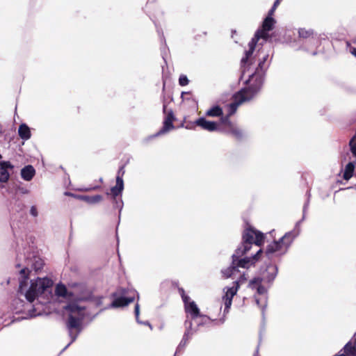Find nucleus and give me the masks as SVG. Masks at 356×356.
Listing matches in <instances>:
<instances>
[{
  "label": "nucleus",
  "instance_id": "nucleus-23",
  "mask_svg": "<svg viewBox=\"0 0 356 356\" xmlns=\"http://www.w3.org/2000/svg\"><path fill=\"white\" fill-rule=\"evenodd\" d=\"M66 309L70 312V314H73L76 316L84 315L83 310L84 308L79 307L76 304L72 303L70 304L66 307Z\"/></svg>",
  "mask_w": 356,
  "mask_h": 356
},
{
  "label": "nucleus",
  "instance_id": "nucleus-19",
  "mask_svg": "<svg viewBox=\"0 0 356 356\" xmlns=\"http://www.w3.org/2000/svg\"><path fill=\"white\" fill-rule=\"evenodd\" d=\"M35 174V170L31 165H28L21 170L22 178L25 181H31Z\"/></svg>",
  "mask_w": 356,
  "mask_h": 356
},
{
  "label": "nucleus",
  "instance_id": "nucleus-4",
  "mask_svg": "<svg viewBox=\"0 0 356 356\" xmlns=\"http://www.w3.org/2000/svg\"><path fill=\"white\" fill-rule=\"evenodd\" d=\"M84 315L76 316L69 314L66 326L69 331V335L72 339V342H74L82 330V321Z\"/></svg>",
  "mask_w": 356,
  "mask_h": 356
},
{
  "label": "nucleus",
  "instance_id": "nucleus-38",
  "mask_svg": "<svg viewBox=\"0 0 356 356\" xmlns=\"http://www.w3.org/2000/svg\"><path fill=\"white\" fill-rule=\"evenodd\" d=\"M246 280H247V278L245 277V275L243 274L241 275L239 280L237 282H239V285H240L241 284L244 283Z\"/></svg>",
  "mask_w": 356,
  "mask_h": 356
},
{
  "label": "nucleus",
  "instance_id": "nucleus-27",
  "mask_svg": "<svg viewBox=\"0 0 356 356\" xmlns=\"http://www.w3.org/2000/svg\"><path fill=\"white\" fill-rule=\"evenodd\" d=\"M235 271H237V269L235 267V266L233 265V262H232L231 266L229 267H228L227 268L223 270L222 271V273L225 278H229L233 275V273Z\"/></svg>",
  "mask_w": 356,
  "mask_h": 356
},
{
  "label": "nucleus",
  "instance_id": "nucleus-8",
  "mask_svg": "<svg viewBox=\"0 0 356 356\" xmlns=\"http://www.w3.org/2000/svg\"><path fill=\"white\" fill-rule=\"evenodd\" d=\"M166 105H163V113H166V115L165 117L164 121H163V127L161 129V130L158 132L157 135L165 134L170 130H172L174 129L173 125V121L175 120V118L173 113V111L172 110L166 111Z\"/></svg>",
  "mask_w": 356,
  "mask_h": 356
},
{
  "label": "nucleus",
  "instance_id": "nucleus-5",
  "mask_svg": "<svg viewBox=\"0 0 356 356\" xmlns=\"http://www.w3.org/2000/svg\"><path fill=\"white\" fill-rule=\"evenodd\" d=\"M230 118L225 115L222 116L220 118V124L223 125L227 133L232 134L237 140H241L243 138L242 131L231 121Z\"/></svg>",
  "mask_w": 356,
  "mask_h": 356
},
{
  "label": "nucleus",
  "instance_id": "nucleus-1",
  "mask_svg": "<svg viewBox=\"0 0 356 356\" xmlns=\"http://www.w3.org/2000/svg\"><path fill=\"white\" fill-rule=\"evenodd\" d=\"M266 236L261 232L257 230L253 227L248 225L242 233L241 244L235 250L232 256L233 265L236 269L238 267L248 268L251 265L259 261L263 253L262 249H259L252 257L239 259L240 257L245 254L251 248L253 244L261 247L265 242Z\"/></svg>",
  "mask_w": 356,
  "mask_h": 356
},
{
  "label": "nucleus",
  "instance_id": "nucleus-9",
  "mask_svg": "<svg viewBox=\"0 0 356 356\" xmlns=\"http://www.w3.org/2000/svg\"><path fill=\"white\" fill-rule=\"evenodd\" d=\"M239 289V282H234L232 287L227 288L223 296L225 312H228L232 304V299Z\"/></svg>",
  "mask_w": 356,
  "mask_h": 356
},
{
  "label": "nucleus",
  "instance_id": "nucleus-44",
  "mask_svg": "<svg viewBox=\"0 0 356 356\" xmlns=\"http://www.w3.org/2000/svg\"><path fill=\"white\" fill-rule=\"evenodd\" d=\"M41 268H42V262L40 264V266H38V267H36V266H35V268L36 270H38V269H40Z\"/></svg>",
  "mask_w": 356,
  "mask_h": 356
},
{
  "label": "nucleus",
  "instance_id": "nucleus-20",
  "mask_svg": "<svg viewBox=\"0 0 356 356\" xmlns=\"http://www.w3.org/2000/svg\"><path fill=\"white\" fill-rule=\"evenodd\" d=\"M355 165L353 162H349L345 167L343 172V179L348 181L353 176L355 172Z\"/></svg>",
  "mask_w": 356,
  "mask_h": 356
},
{
  "label": "nucleus",
  "instance_id": "nucleus-10",
  "mask_svg": "<svg viewBox=\"0 0 356 356\" xmlns=\"http://www.w3.org/2000/svg\"><path fill=\"white\" fill-rule=\"evenodd\" d=\"M14 166L10 161L0 162V181L6 183L10 177V174L8 171V169H13Z\"/></svg>",
  "mask_w": 356,
  "mask_h": 356
},
{
  "label": "nucleus",
  "instance_id": "nucleus-46",
  "mask_svg": "<svg viewBox=\"0 0 356 356\" xmlns=\"http://www.w3.org/2000/svg\"><path fill=\"white\" fill-rule=\"evenodd\" d=\"M2 132V128H1V126L0 125V133Z\"/></svg>",
  "mask_w": 356,
  "mask_h": 356
},
{
  "label": "nucleus",
  "instance_id": "nucleus-42",
  "mask_svg": "<svg viewBox=\"0 0 356 356\" xmlns=\"http://www.w3.org/2000/svg\"><path fill=\"white\" fill-rule=\"evenodd\" d=\"M351 53L356 57V48H353Z\"/></svg>",
  "mask_w": 356,
  "mask_h": 356
},
{
  "label": "nucleus",
  "instance_id": "nucleus-29",
  "mask_svg": "<svg viewBox=\"0 0 356 356\" xmlns=\"http://www.w3.org/2000/svg\"><path fill=\"white\" fill-rule=\"evenodd\" d=\"M28 280H29V277L26 275V276H24V279H22L19 281L18 292L20 293L21 294H22L24 293V291L28 284Z\"/></svg>",
  "mask_w": 356,
  "mask_h": 356
},
{
  "label": "nucleus",
  "instance_id": "nucleus-26",
  "mask_svg": "<svg viewBox=\"0 0 356 356\" xmlns=\"http://www.w3.org/2000/svg\"><path fill=\"white\" fill-rule=\"evenodd\" d=\"M299 37L307 39L313 36L314 32L312 29H299L298 30Z\"/></svg>",
  "mask_w": 356,
  "mask_h": 356
},
{
  "label": "nucleus",
  "instance_id": "nucleus-39",
  "mask_svg": "<svg viewBox=\"0 0 356 356\" xmlns=\"http://www.w3.org/2000/svg\"><path fill=\"white\" fill-rule=\"evenodd\" d=\"M275 10H276V8L273 6L272 8L268 11V16L272 17L275 11Z\"/></svg>",
  "mask_w": 356,
  "mask_h": 356
},
{
  "label": "nucleus",
  "instance_id": "nucleus-31",
  "mask_svg": "<svg viewBox=\"0 0 356 356\" xmlns=\"http://www.w3.org/2000/svg\"><path fill=\"white\" fill-rule=\"evenodd\" d=\"M349 146L353 155L356 157V136L350 139Z\"/></svg>",
  "mask_w": 356,
  "mask_h": 356
},
{
  "label": "nucleus",
  "instance_id": "nucleus-34",
  "mask_svg": "<svg viewBox=\"0 0 356 356\" xmlns=\"http://www.w3.org/2000/svg\"><path fill=\"white\" fill-rule=\"evenodd\" d=\"M255 289H257V293H258L259 294H260V295H262V294L265 293H266V290L265 287H264V286H263L261 284H260L259 285H258V286H257V288H255Z\"/></svg>",
  "mask_w": 356,
  "mask_h": 356
},
{
  "label": "nucleus",
  "instance_id": "nucleus-14",
  "mask_svg": "<svg viewBox=\"0 0 356 356\" xmlns=\"http://www.w3.org/2000/svg\"><path fill=\"white\" fill-rule=\"evenodd\" d=\"M185 310L187 313H189L193 319H195L200 316L207 317L206 316H202L200 312V309L194 301L188 302L185 305Z\"/></svg>",
  "mask_w": 356,
  "mask_h": 356
},
{
  "label": "nucleus",
  "instance_id": "nucleus-37",
  "mask_svg": "<svg viewBox=\"0 0 356 356\" xmlns=\"http://www.w3.org/2000/svg\"><path fill=\"white\" fill-rule=\"evenodd\" d=\"M124 174V166H122L118 170L117 177H121L122 179V177H123Z\"/></svg>",
  "mask_w": 356,
  "mask_h": 356
},
{
  "label": "nucleus",
  "instance_id": "nucleus-6",
  "mask_svg": "<svg viewBox=\"0 0 356 356\" xmlns=\"http://www.w3.org/2000/svg\"><path fill=\"white\" fill-rule=\"evenodd\" d=\"M184 123L186 124V127L187 129H192L193 128L194 125L198 126L202 129L207 130L208 131H215L218 129V124L217 122L209 121L204 118H200L194 122L184 121Z\"/></svg>",
  "mask_w": 356,
  "mask_h": 356
},
{
  "label": "nucleus",
  "instance_id": "nucleus-36",
  "mask_svg": "<svg viewBox=\"0 0 356 356\" xmlns=\"http://www.w3.org/2000/svg\"><path fill=\"white\" fill-rule=\"evenodd\" d=\"M30 213L33 216L36 217L38 216V210L35 206H32L30 209Z\"/></svg>",
  "mask_w": 356,
  "mask_h": 356
},
{
  "label": "nucleus",
  "instance_id": "nucleus-16",
  "mask_svg": "<svg viewBox=\"0 0 356 356\" xmlns=\"http://www.w3.org/2000/svg\"><path fill=\"white\" fill-rule=\"evenodd\" d=\"M343 350L347 356H356V334L344 346Z\"/></svg>",
  "mask_w": 356,
  "mask_h": 356
},
{
  "label": "nucleus",
  "instance_id": "nucleus-47",
  "mask_svg": "<svg viewBox=\"0 0 356 356\" xmlns=\"http://www.w3.org/2000/svg\"><path fill=\"white\" fill-rule=\"evenodd\" d=\"M1 158H2V156H1V154H0V159H1Z\"/></svg>",
  "mask_w": 356,
  "mask_h": 356
},
{
  "label": "nucleus",
  "instance_id": "nucleus-11",
  "mask_svg": "<svg viewBox=\"0 0 356 356\" xmlns=\"http://www.w3.org/2000/svg\"><path fill=\"white\" fill-rule=\"evenodd\" d=\"M259 40V39H255V37H253L251 41L248 43L249 49L245 51V56L243 57L241 59V64L243 65L248 64L250 58L252 57L254 51L257 43L258 42Z\"/></svg>",
  "mask_w": 356,
  "mask_h": 356
},
{
  "label": "nucleus",
  "instance_id": "nucleus-17",
  "mask_svg": "<svg viewBox=\"0 0 356 356\" xmlns=\"http://www.w3.org/2000/svg\"><path fill=\"white\" fill-rule=\"evenodd\" d=\"M124 189L123 179L120 177H116V184L111 188V195L115 199L117 196L121 194Z\"/></svg>",
  "mask_w": 356,
  "mask_h": 356
},
{
  "label": "nucleus",
  "instance_id": "nucleus-40",
  "mask_svg": "<svg viewBox=\"0 0 356 356\" xmlns=\"http://www.w3.org/2000/svg\"><path fill=\"white\" fill-rule=\"evenodd\" d=\"M134 311H135L136 316H138V314H139V306H138V305H136L135 306V309H134Z\"/></svg>",
  "mask_w": 356,
  "mask_h": 356
},
{
  "label": "nucleus",
  "instance_id": "nucleus-21",
  "mask_svg": "<svg viewBox=\"0 0 356 356\" xmlns=\"http://www.w3.org/2000/svg\"><path fill=\"white\" fill-rule=\"evenodd\" d=\"M55 294L58 297L67 298L72 296V293H68L67 287L63 284H58L55 289Z\"/></svg>",
  "mask_w": 356,
  "mask_h": 356
},
{
  "label": "nucleus",
  "instance_id": "nucleus-41",
  "mask_svg": "<svg viewBox=\"0 0 356 356\" xmlns=\"http://www.w3.org/2000/svg\"><path fill=\"white\" fill-rule=\"evenodd\" d=\"M281 1L282 0H275L274 3H273V6L277 8V7L280 5Z\"/></svg>",
  "mask_w": 356,
  "mask_h": 356
},
{
  "label": "nucleus",
  "instance_id": "nucleus-7",
  "mask_svg": "<svg viewBox=\"0 0 356 356\" xmlns=\"http://www.w3.org/2000/svg\"><path fill=\"white\" fill-rule=\"evenodd\" d=\"M275 23V20L273 17L267 16L262 23L261 29L256 31L254 35L255 39H264L265 41L267 40L270 37L268 32L273 29Z\"/></svg>",
  "mask_w": 356,
  "mask_h": 356
},
{
  "label": "nucleus",
  "instance_id": "nucleus-43",
  "mask_svg": "<svg viewBox=\"0 0 356 356\" xmlns=\"http://www.w3.org/2000/svg\"><path fill=\"white\" fill-rule=\"evenodd\" d=\"M99 188H100V186H94V187H92V188H90L89 190H93V191H95V190H97V189H99Z\"/></svg>",
  "mask_w": 356,
  "mask_h": 356
},
{
  "label": "nucleus",
  "instance_id": "nucleus-2",
  "mask_svg": "<svg viewBox=\"0 0 356 356\" xmlns=\"http://www.w3.org/2000/svg\"><path fill=\"white\" fill-rule=\"evenodd\" d=\"M268 55H265L259 61L255 72L250 76L249 86L236 92L232 97V102L227 105L228 113L225 116L232 117L234 115L240 105L252 100L256 94L261 90L264 81L265 72L267 68L266 61Z\"/></svg>",
  "mask_w": 356,
  "mask_h": 356
},
{
  "label": "nucleus",
  "instance_id": "nucleus-13",
  "mask_svg": "<svg viewBox=\"0 0 356 356\" xmlns=\"http://www.w3.org/2000/svg\"><path fill=\"white\" fill-rule=\"evenodd\" d=\"M67 195H71L77 197L79 200H83L89 204H95L101 202L103 197L101 195H95L92 196L89 195H74L71 193H65Z\"/></svg>",
  "mask_w": 356,
  "mask_h": 356
},
{
  "label": "nucleus",
  "instance_id": "nucleus-30",
  "mask_svg": "<svg viewBox=\"0 0 356 356\" xmlns=\"http://www.w3.org/2000/svg\"><path fill=\"white\" fill-rule=\"evenodd\" d=\"M263 279L261 277H254L250 280L249 286L252 289H255L258 285L262 283Z\"/></svg>",
  "mask_w": 356,
  "mask_h": 356
},
{
  "label": "nucleus",
  "instance_id": "nucleus-28",
  "mask_svg": "<svg viewBox=\"0 0 356 356\" xmlns=\"http://www.w3.org/2000/svg\"><path fill=\"white\" fill-rule=\"evenodd\" d=\"M191 336L188 331L186 332L183 336V338L178 346V350H180L182 348H184L186 343H188V341L189 340Z\"/></svg>",
  "mask_w": 356,
  "mask_h": 356
},
{
  "label": "nucleus",
  "instance_id": "nucleus-25",
  "mask_svg": "<svg viewBox=\"0 0 356 356\" xmlns=\"http://www.w3.org/2000/svg\"><path fill=\"white\" fill-rule=\"evenodd\" d=\"M277 273V268L276 266H270L267 268V276L266 279L268 282H273Z\"/></svg>",
  "mask_w": 356,
  "mask_h": 356
},
{
  "label": "nucleus",
  "instance_id": "nucleus-22",
  "mask_svg": "<svg viewBox=\"0 0 356 356\" xmlns=\"http://www.w3.org/2000/svg\"><path fill=\"white\" fill-rule=\"evenodd\" d=\"M18 134L23 140H28L31 136L30 129L26 124H22L19 125Z\"/></svg>",
  "mask_w": 356,
  "mask_h": 356
},
{
  "label": "nucleus",
  "instance_id": "nucleus-45",
  "mask_svg": "<svg viewBox=\"0 0 356 356\" xmlns=\"http://www.w3.org/2000/svg\"><path fill=\"white\" fill-rule=\"evenodd\" d=\"M259 351L257 350L256 353L254 354V356H258Z\"/></svg>",
  "mask_w": 356,
  "mask_h": 356
},
{
  "label": "nucleus",
  "instance_id": "nucleus-3",
  "mask_svg": "<svg viewBox=\"0 0 356 356\" xmlns=\"http://www.w3.org/2000/svg\"><path fill=\"white\" fill-rule=\"evenodd\" d=\"M294 238L295 235L292 232H286L278 241L274 240L267 245L265 250L266 254L267 256H270L273 254H275L277 256L284 254L287 252Z\"/></svg>",
  "mask_w": 356,
  "mask_h": 356
},
{
  "label": "nucleus",
  "instance_id": "nucleus-18",
  "mask_svg": "<svg viewBox=\"0 0 356 356\" xmlns=\"http://www.w3.org/2000/svg\"><path fill=\"white\" fill-rule=\"evenodd\" d=\"M134 301V297H118L112 302L113 307H122L128 305Z\"/></svg>",
  "mask_w": 356,
  "mask_h": 356
},
{
  "label": "nucleus",
  "instance_id": "nucleus-12",
  "mask_svg": "<svg viewBox=\"0 0 356 356\" xmlns=\"http://www.w3.org/2000/svg\"><path fill=\"white\" fill-rule=\"evenodd\" d=\"M33 282L37 284L39 292L42 293H43L47 289L51 287L53 285L52 280L47 277L38 278Z\"/></svg>",
  "mask_w": 356,
  "mask_h": 356
},
{
  "label": "nucleus",
  "instance_id": "nucleus-24",
  "mask_svg": "<svg viewBox=\"0 0 356 356\" xmlns=\"http://www.w3.org/2000/svg\"><path fill=\"white\" fill-rule=\"evenodd\" d=\"M206 115L208 117H220L223 115V111L220 106H214L207 111Z\"/></svg>",
  "mask_w": 356,
  "mask_h": 356
},
{
  "label": "nucleus",
  "instance_id": "nucleus-33",
  "mask_svg": "<svg viewBox=\"0 0 356 356\" xmlns=\"http://www.w3.org/2000/svg\"><path fill=\"white\" fill-rule=\"evenodd\" d=\"M188 79L186 75H181L179 78V83L181 86H185L188 84Z\"/></svg>",
  "mask_w": 356,
  "mask_h": 356
},
{
  "label": "nucleus",
  "instance_id": "nucleus-15",
  "mask_svg": "<svg viewBox=\"0 0 356 356\" xmlns=\"http://www.w3.org/2000/svg\"><path fill=\"white\" fill-rule=\"evenodd\" d=\"M39 294H42V293L39 292L37 284L32 282L29 289L26 291L24 295L29 302H33Z\"/></svg>",
  "mask_w": 356,
  "mask_h": 356
},
{
  "label": "nucleus",
  "instance_id": "nucleus-35",
  "mask_svg": "<svg viewBox=\"0 0 356 356\" xmlns=\"http://www.w3.org/2000/svg\"><path fill=\"white\" fill-rule=\"evenodd\" d=\"M19 273L22 276V279H24V276L26 275L29 277V270L27 268H22Z\"/></svg>",
  "mask_w": 356,
  "mask_h": 356
},
{
  "label": "nucleus",
  "instance_id": "nucleus-32",
  "mask_svg": "<svg viewBox=\"0 0 356 356\" xmlns=\"http://www.w3.org/2000/svg\"><path fill=\"white\" fill-rule=\"evenodd\" d=\"M178 291L180 296H181L183 302H184L185 305H186L188 302L190 298L186 294L185 291L183 288H179Z\"/></svg>",
  "mask_w": 356,
  "mask_h": 356
}]
</instances>
